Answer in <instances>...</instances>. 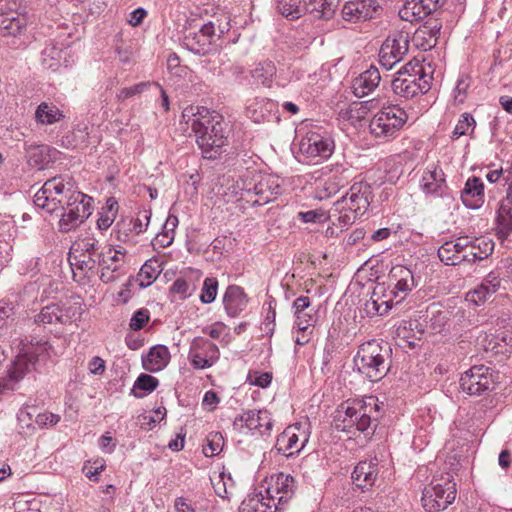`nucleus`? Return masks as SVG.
Instances as JSON below:
<instances>
[{"instance_id": "nucleus-29", "label": "nucleus", "mask_w": 512, "mask_h": 512, "mask_svg": "<svg viewBox=\"0 0 512 512\" xmlns=\"http://www.w3.org/2000/svg\"><path fill=\"white\" fill-rule=\"evenodd\" d=\"M246 303V296L241 287L236 285L228 286L223 296V304L229 316H237L242 310H244Z\"/></svg>"}, {"instance_id": "nucleus-36", "label": "nucleus", "mask_w": 512, "mask_h": 512, "mask_svg": "<svg viewBox=\"0 0 512 512\" xmlns=\"http://www.w3.org/2000/svg\"><path fill=\"white\" fill-rule=\"evenodd\" d=\"M65 115L55 104L42 102L35 111V120L41 125H52L63 120Z\"/></svg>"}, {"instance_id": "nucleus-20", "label": "nucleus", "mask_w": 512, "mask_h": 512, "mask_svg": "<svg viewBox=\"0 0 512 512\" xmlns=\"http://www.w3.org/2000/svg\"><path fill=\"white\" fill-rule=\"evenodd\" d=\"M234 426L239 429L246 428L253 434L265 436L270 435L273 420L266 410H248L235 418Z\"/></svg>"}, {"instance_id": "nucleus-44", "label": "nucleus", "mask_w": 512, "mask_h": 512, "mask_svg": "<svg viewBox=\"0 0 512 512\" xmlns=\"http://www.w3.org/2000/svg\"><path fill=\"white\" fill-rule=\"evenodd\" d=\"M337 0H305V12L316 13L319 18H330Z\"/></svg>"}, {"instance_id": "nucleus-61", "label": "nucleus", "mask_w": 512, "mask_h": 512, "mask_svg": "<svg viewBox=\"0 0 512 512\" xmlns=\"http://www.w3.org/2000/svg\"><path fill=\"white\" fill-rule=\"evenodd\" d=\"M219 403V397L213 390H209L204 394L202 406L208 411H213Z\"/></svg>"}, {"instance_id": "nucleus-12", "label": "nucleus", "mask_w": 512, "mask_h": 512, "mask_svg": "<svg viewBox=\"0 0 512 512\" xmlns=\"http://www.w3.org/2000/svg\"><path fill=\"white\" fill-rule=\"evenodd\" d=\"M496 378L491 368L485 365H475L460 377L462 392L470 396H480L492 390Z\"/></svg>"}, {"instance_id": "nucleus-19", "label": "nucleus", "mask_w": 512, "mask_h": 512, "mask_svg": "<svg viewBox=\"0 0 512 512\" xmlns=\"http://www.w3.org/2000/svg\"><path fill=\"white\" fill-rule=\"evenodd\" d=\"M388 277L391 286L390 295L394 297L396 304L401 303L417 285L412 270L403 265L392 267Z\"/></svg>"}, {"instance_id": "nucleus-13", "label": "nucleus", "mask_w": 512, "mask_h": 512, "mask_svg": "<svg viewBox=\"0 0 512 512\" xmlns=\"http://www.w3.org/2000/svg\"><path fill=\"white\" fill-rule=\"evenodd\" d=\"M100 280L112 283L126 274V251L121 247H105L98 256Z\"/></svg>"}, {"instance_id": "nucleus-4", "label": "nucleus", "mask_w": 512, "mask_h": 512, "mask_svg": "<svg viewBox=\"0 0 512 512\" xmlns=\"http://www.w3.org/2000/svg\"><path fill=\"white\" fill-rule=\"evenodd\" d=\"M434 69L427 59L414 58L396 73L392 80L393 92L399 97L412 99L431 89Z\"/></svg>"}, {"instance_id": "nucleus-43", "label": "nucleus", "mask_w": 512, "mask_h": 512, "mask_svg": "<svg viewBox=\"0 0 512 512\" xmlns=\"http://www.w3.org/2000/svg\"><path fill=\"white\" fill-rule=\"evenodd\" d=\"M63 49L53 42L48 43L41 53V63L46 69L56 70L61 63Z\"/></svg>"}, {"instance_id": "nucleus-52", "label": "nucleus", "mask_w": 512, "mask_h": 512, "mask_svg": "<svg viewBox=\"0 0 512 512\" xmlns=\"http://www.w3.org/2000/svg\"><path fill=\"white\" fill-rule=\"evenodd\" d=\"M224 447V438L220 432H210L206 437V443L203 446V453L206 457L218 455Z\"/></svg>"}, {"instance_id": "nucleus-30", "label": "nucleus", "mask_w": 512, "mask_h": 512, "mask_svg": "<svg viewBox=\"0 0 512 512\" xmlns=\"http://www.w3.org/2000/svg\"><path fill=\"white\" fill-rule=\"evenodd\" d=\"M495 233L501 241L512 233V204L500 202L495 218Z\"/></svg>"}, {"instance_id": "nucleus-62", "label": "nucleus", "mask_w": 512, "mask_h": 512, "mask_svg": "<svg viewBox=\"0 0 512 512\" xmlns=\"http://www.w3.org/2000/svg\"><path fill=\"white\" fill-rule=\"evenodd\" d=\"M60 417L59 415L46 412L41 413L36 416L35 422L39 426H46V425H55L59 422Z\"/></svg>"}, {"instance_id": "nucleus-42", "label": "nucleus", "mask_w": 512, "mask_h": 512, "mask_svg": "<svg viewBox=\"0 0 512 512\" xmlns=\"http://www.w3.org/2000/svg\"><path fill=\"white\" fill-rule=\"evenodd\" d=\"M423 7L417 0H406L399 10V16L402 20L410 23L418 22L428 16Z\"/></svg>"}, {"instance_id": "nucleus-34", "label": "nucleus", "mask_w": 512, "mask_h": 512, "mask_svg": "<svg viewBox=\"0 0 512 512\" xmlns=\"http://www.w3.org/2000/svg\"><path fill=\"white\" fill-rule=\"evenodd\" d=\"M298 218L305 223H324L328 219H332L333 226H329L326 229V235L336 236L338 235V232H340L339 230H337L339 229V226L337 224L336 217H333L332 215V209L328 213L322 209L299 212Z\"/></svg>"}, {"instance_id": "nucleus-59", "label": "nucleus", "mask_w": 512, "mask_h": 512, "mask_svg": "<svg viewBox=\"0 0 512 512\" xmlns=\"http://www.w3.org/2000/svg\"><path fill=\"white\" fill-rule=\"evenodd\" d=\"M149 318V311L147 309L137 310L130 320V328L134 331L141 330L149 321Z\"/></svg>"}, {"instance_id": "nucleus-37", "label": "nucleus", "mask_w": 512, "mask_h": 512, "mask_svg": "<svg viewBox=\"0 0 512 512\" xmlns=\"http://www.w3.org/2000/svg\"><path fill=\"white\" fill-rule=\"evenodd\" d=\"M49 147L46 145L31 144L25 149L27 164L38 170L44 169L50 161Z\"/></svg>"}, {"instance_id": "nucleus-23", "label": "nucleus", "mask_w": 512, "mask_h": 512, "mask_svg": "<svg viewBox=\"0 0 512 512\" xmlns=\"http://www.w3.org/2000/svg\"><path fill=\"white\" fill-rule=\"evenodd\" d=\"M501 287V278L499 273L491 271L473 290L466 294V301L474 306L483 305L492 295Z\"/></svg>"}, {"instance_id": "nucleus-32", "label": "nucleus", "mask_w": 512, "mask_h": 512, "mask_svg": "<svg viewBox=\"0 0 512 512\" xmlns=\"http://www.w3.org/2000/svg\"><path fill=\"white\" fill-rule=\"evenodd\" d=\"M439 33L440 26L438 24L425 23L414 33L413 42L424 51L430 50L436 46Z\"/></svg>"}, {"instance_id": "nucleus-11", "label": "nucleus", "mask_w": 512, "mask_h": 512, "mask_svg": "<svg viewBox=\"0 0 512 512\" xmlns=\"http://www.w3.org/2000/svg\"><path fill=\"white\" fill-rule=\"evenodd\" d=\"M310 434V424L307 421L289 425L278 436L275 448L284 456L291 457L304 449Z\"/></svg>"}, {"instance_id": "nucleus-45", "label": "nucleus", "mask_w": 512, "mask_h": 512, "mask_svg": "<svg viewBox=\"0 0 512 512\" xmlns=\"http://www.w3.org/2000/svg\"><path fill=\"white\" fill-rule=\"evenodd\" d=\"M348 182L349 175H347V170H342L341 172L330 175L323 182L324 197L335 195L342 187L347 185Z\"/></svg>"}, {"instance_id": "nucleus-7", "label": "nucleus", "mask_w": 512, "mask_h": 512, "mask_svg": "<svg viewBox=\"0 0 512 512\" xmlns=\"http://www.w3.org/2000/svg\"><path fill=\"white\" fill-rule=\"evenodd\" d=\"M51 349L46 341L24 343L8 369L7 376L0 382V394L15 390L18 382L35 368L36 363L41 358L49 356Z\"/></svg>"}, {"instance_id": "nucleus-15", "label": "nucleus", "mask_w": 512, "mask_h": 512, "mask_svg": "<svg viewBox=\"0 0 512 512\" xmlns=\"http://www.w3.org/2000/svg\"><path fill=\"white\" fill-rule=\"evenodd\" d=\"M409 50L408 34L394 32L383 42L379 51V63L390 70L400 62Z\"/></svg>"}, {"instance_id": "nucleus-64", "label": "nucleus", "mask_w": 512, "mask_h": 512, "mask_svg": "<svg viewBox=\"0 0 512 512\" xmlns=\"http://www.w3.org/2000/svg\"><path fill=\"white\" fill-rule=\"evenodd\" d=\"M452 245H455L454 249L457 254L468 255L470 250V238L468 236L458 237L455 241H452Z\"/></svg>"}, {"instance_id": "nucleus-40", "label": "nucleus", "mask_w": 512, "mask_h": 512, "mask_svg": "<svg viewBox=\"0 0 512 512\" xmlns=\"http://www.w3.org/2000/svg\"><path fill=\"white\" fill-rule=\"evenodd\" d=\"M162 269L157 260L146 261L137 275V281L143 288L150 286L160 275Z\"/></svg>"}, {"instance_id": "nucleus-25", "label": "nucleus", "mask_w": 512, "mask_h": 512, "mask_svg": "<svg viewBox=\"0 0 512 512\" xmlns=\"http://www.w3.org/2000/svg\"><path fill=\"white\" fill-rule=\"evenodd\" d=\"M379 474L378 459L360 461L352 472L354 484L362 491L369 490L376 482Z\"/></svg>"}, {"instance_id": "nucleus-31", "label": "nucleus", "mask_w": 512, "mask_h": 512, "mask_svg": "<svg viewBox=\"0 0 512 512\" xmlns=\"http://www.w3.org/2000/svg\"><path fill=\"white\" fill-rule=\"evenodd\" d=\"M389 298L383 299L386 297L382 295V291L379 292L374 290L370 299L366 301L364 305V311L369 317L373 316H384L386 315L394 304H396V300L393 296L389 294Z\"/></svg>"}, {"instance_id": "nucleus-46", "label": "nucleus", "mask_w": 512, "mask_h": 512, "mask_svg": "<svg viewBox=\"0 0 512 512\" xmlns=\"http://www.w3.org/2000/svg\"><path fill=\"white\" fill-rule=\"evenodd\" d=\"M184 45L191 52L198 55H204L209 52L212 44L210 43V40H208V38H205L202 35H200L198 31L189 33L184 38Z\"/></svg>"}, {"instance_id": "nucleus-60", "label": "nucleus", "mask_w": 512, "mask_h": 512, "mask_svg": "<svg viewBox=\"0 0 512 512\" xmlns=\"http://www.w3.org/2000/svg\"><path fill=\"white\" fill-rule=\"evenodd\" d=\"M189 288H190V285L185 279L178 278L172 284L171 291L174 294L180 295L181 298H186L187 296L190 295Z\"/></svg>"}, {"instance_id": "nucleus-10", "label": "nucleus", "mask_w": 512, "mask_h": 512, "mask_svg": "<svg viewBox=\"0 0 512 512\" xmlns=\"http://www.w3.org/2000/svg\"><path fill=\"white\" fill-rule=\"evenodd\" d=\"M253 184L246 187L242 199L252 206H262L274 199L282 192L281 180L272 174H257Z\"/></svg>"}, {"instance_id": "nucleus-26", "label": "nucleus", "mask_w": 512, "mask_h": 512, "mask_svg": "<svg viewBox=\"0 0 512 512\" xmlns=\"http://www.w3.org/2000/svg\"><path fill=\"white\" fill-rule=\"evenodd\" d=\"M381 75L378 68L371 65L353 80L352 89L356 97L362 98L372 93L380 84Z\"/></svg>"}, {"instance_id": "nucleus-55", "label": "nucleus", "mask_w": 512, "mask_h": 512, "mask_svg": "<svg viewBox=\"0 0 512 512\" xmlns=\"http://www.w3.org/2000/svg\"><path fill=\"white\" fill-rule=\"evenodd\" d=\"M218 281L216 278H206L203 283V287L200 294V300L202 303H212L217 295Z\"/></svg>"}, {"instance_id": "nucleus-54", "label": "nucleus", "mask_w": 512, "mask_h": 512, "mask_svg": "<svg viewBox=\"0 0 512 512\" xmlns=\"http://www.w3.org/2000/svg\"><path fill=\"white\" fill-rule=\"evenodd\" d=\"M151 210H142L137 213L136 218H133L129 221L130 230L135 234H141L146 231L150 219H151Z\"/></svg>"}, {"instance_id": "nucleus-21", "label": "nucleus", "mask_w": 512, "mask_h": 512, "mask_svg": "<svg viewBox=\"0 0 512 512\" xmlns=\"http://www.w3.org/2000/svg\"><path fill=\"white\" fill-rule=\"evenodd\" d=\"M422 191L427 195L436 197L448 196V186L445 174L437 163H430L426 166L420 182Z\"/></svg>"}, {"instance_id": "nucleus-35", "label": "nucleus", "mask_w": 512, "mask_h": 512, "mask_svg": "<svg viewBox=\"0 0 512 512\" xmlns=\"http://www.w3.org/2000/svg\"><path fill=\"white\" fill-rule=\"evenodd\" d=\"M239 512H278V507L267 501L260 492L259 494L248 495L242 501Z\"/></svg>"}, {"instance_id": "nucleus-24", "label": "nucleus", "mask_w": 512, "mask_h": 512, "mask_svg": "<svg viewBox=\"0 0 512 512\" xmlns=\"http://www.w3.org/2000/svg\"><path fill=\"white\" fill-rule=\"evenodd\" d=\"M246 115L254 123L278 122L277 104L266 98L253 99L246 108Z\"/></svg>"}, {"instance_id": "nucleus-50", "label": "nucleus", "mask_w": 512, "mask_h": 512, "mask_svg": "<svg viewBox=\"0 0 512 512\" xmlns=\"http://www.w3.org/2000/svg\"><path fill=\"white\" fill-rule=\"evenodd\" d=\"M294 328L298 331H308L314 327L318 321L317 309H308L305 312L294 314Z\"/></svg>"}, {"instance_id": "nucleus-22", "label": "nucleus", "mask_w": 512, "mask_h": 512, "mask_svg": "<svg viewBox=\"0 0 512 512\" xmlns=\"http://www.w3.org/2000/svg\"><path fill=\"white\" fill-rule=\"evenodd\" d=\"M380 9L376 0H354L346 2L341 12L344 20L356 23L374 18Z\"/></svg>"}, {"instance_id": "nucleus-47", "label": "nucleus", "mask_w": 512, "mask_h": 512, "mask_svg": "<svg viewBox=\"0 0 512 512\" xmlns=\"http://www.w3.org/2000/svg\"><path fill=\"white\" fill-rule=\"evenodd\" d=\"M275 74L276 67L271 61L261 62L252 70L254 80L267 87L271 85Z\"/></svg>"}, {"instance_id": "nucleus-51", "label": "nucleus", "mask_w": 512, "mask_h": 512, "mask_svg": "<svg viewBox=\"0 0 512 512\" xmlns=\"http://www.w3.org/2000/svg\"><path fill=\"white\" fill-rule=\"evenodd\" d=\"M476 127L474 117L469 113H463L452 131L451 138L458 139L461 136L470 135Z\"/></svg>"}, {"instance_id": "nucleus-63", "label": "nucleus", "mask_w": 512, "mask_h": 512, "mask_svg": "<svg viewBox=\"0 0 512 512\" xmlns=\"http://www.w3.org/2000/svg\"><path fill=\"white\" fill-rule=\"evenodd\" d=\"M293 313H299V312H305L308 311V309H313L311 305L310 298L307 296H300L296 298L292 305Z\"/></svg>"}, {"instance_id": "nucleus-49", "label": "nucleus", "mask_w": 512, "mask_h": 512, "mask_svg": "<svg viewBox=\"0 0 512 512\" xmlns=\"http://www.w3.org/2000/svg\"><path fill=\"white\" fill-rule=\"evenodd\" d=\"M454 247L452 241H447L438 249V257L445 265H458L466 261L467 256L457 254Z\"/></svg>"}, {"instance_id": "nucleus-16", "label": "nucleus", "mask_w": 512, "mask_h": 512, "mask_svg": "<svg viewBox=\"0 0 512 512\" xmlns=\"http://www.w3.org/2000/svg\"><path fill=\"white\" fill-rule=\"evenodd\" d=\"M296 488L295 479L284 473L272 475L267 481L265 488L266 500L281 510V506L286 504L293 496Z\"/></svg>"}, {"instance_id": "nucleus-53", "label": "nucleus", "mask_w": 512, "mask_h": 512, "mask_svg": "<svg viewBox=\"0 0 512 512\" xmlns=\"http://www.w3.org/2000/svg\"><path fill=\"white\" fill-rule=\"evenodd\" d=\"M98 251V241L94 238L86 237L83 239L77 240L71 247L72 253L77 254H89V255H97Z\"/></svg>"}, {"instance_id": "nucleus-1", "label": "nucleus", "mask_w": 512, "mask_h": 512, "mask_svg": "<svg viewBox=\"0 0 512 512\" xmlns=\"http://www.w3.org/2000/svg\"><path fill=\"white\" fill-rule=\"evenodd\" d=\"M36 207L52 214L61 211L59 230L69 232L91 214L92 198L73 190V184L62 177L48 179L33 198Z\"/></svg>"}, {"instance_id": "nucleus-5", "label": "nucleus", "mask_w": 512, "mask_h": 512, "mask_svg": "<svg viewBox=\"0 0 512 512\" xmlns=\"http://www.w3.org/2000/svg\"><path fill=\"white\" fill-rule=\"evenodd\" d=\"M372 199V187L366 182H357L344 196L334 202L332 215L336 217L339 231L348 229L360 216L364 215Z\"/></svg>"}, {"instance_id": "nucleus-39", "label": "nucleus", "mask_w": 512, "mask_h": 512, "mask_svg": "<svg viewBox=\"0 0 512 512\" xmlns=\"http://www.w3.org/2000/svg\"><path fill=\"white\" fill-rule=\"evenodd\" d=\"M469 254L466 255V262H475L477 260L486 259L492 254L494 243L491 239L486 237L475 238L470 240Z\"/></svg>"}, {"instance_id": "nucleus-58", "label": "nucleus", "mask_w": 512, "mask_h": 512, "mask_svg": "<svg viewBox=\"0 0 512 512\" xmlns=\"http://www.w3.org/2000/svg\"><path fill=\"white\" fill-rule=\"evenodd\" d=\"M149 86V82H140L131 87L122 88L116 95L118 101H125L135 95L141 94L145 88Z\"/></svg>"}, {"instance_id": "nucleus-18", "label": "nucleus", "mask_w": 512, "mask_h": 512, "mask_svg": "<svg viewBox=\"0 0 512 512\" xmlns=\"http://www.w3.org/2000/svg\"><path fill=\"white\" fill-rule=\"evenodd\" d=\"M80 305L52 303L43 307L35 317V323L43 325L68 324L80 314Z\"/></svg>"}, {"instance_id": "nucleus-27", "label": "nucleus", "mask_w": 512, "mask_h": 512, "mask_svg": "<svg viewBox=\"0 0 512 512\" xmlns=\"http://www.w3.org/2000/svg\"><path fill=\"white\" fill-rule=\"evenodd\" d=\"M484 184L478 177L467 179L463 190L461 191V200L463 204L470 209H478L484 203Z\"/></svg>"}, {"instance_id": "nucleus-9", "label": "nucleus", "mask_w": 512, "mask_h": 512, "mask_svg": "<svg viewBox=\"0 0 512 512\" xmlns=\"http://www.w3.org/2000/svg\"><path fill=\"white\" fill-rule=\"evenodd\" d=\"M456 498V484L449 473L433 478L422 494V505L427 512L445 510Z\"/></svg>"}, {"instance_id": "nucleus-2", "label": "nucleus", "mask_w": 512, "mask_h": 512, "mask_svg": "<svg viewBox=\"0 0 512 512\" xmlns=\"http://www.w3.org/2000/svg\"><path fill=\"white\" fill-rule=\"evenodd\" d=\"M181 122L191 128L207 159H216L228 144V124L220 114L206 107H186L182 112Z\"/></svg>"}, {"instance_id": "nucleus-6", "label": "nucleus", "mask_w": 512, "mask_h": 512, "mask_svg": "<svg viewBox=\"0 0 512 512\" xmlns=\"http://www.w3.org/2000/svg\"><path fill=\"white\" fill-rule=\"evenodd\" d=\"M392 349L388 343L370 340L358 348L354 365L370 381L381 380L390 369Z\"/></svg>"}, {"instance_id": "nucleus-56", "label": "nucleus", "mask_w": 512, "mask_h": 512, "mask_svg": "<svg viewBox=\"0 0 512 512\" xmlns=\"http://www.w3.org/2000/svg\"><path fill=\"white\" fill-rule=\"evenodd\" d=\"M247 381L249 384L258 386L261 388H266L271 384L272 381V373L270 372H259V371H250L247 375Z\"/></svg>"}, {"instance_id": "nucleus-41", "label": "nucleus", "mask_w": 512, "mask_h": 512, "mask_svg": "<svg viewBox=\"0 0 512 512\" xmlns=\"http://www.w3.org/2000/svg\"><path fill=\"white\" fill-rule=\"evenodd\" d=\"M159 385V380L151 375L142 373L134 382L131 394L136 398H143L153 392Z\"/></svg>"}, {"instance_id": "nucleus-8", "label": "nucleus", "mask_w": 512, "mask_h": 512, "mask_svg": "<svg viewBox=\"0 0 512 512\" xmlns=\"http://www.w3.org/2000/svg\"><path fill=\"white\" fill-rule=\"evenodd\" d=\"M407 120L408 115L402 107L388 105L373 115L369 122V131L373 137L389 141L400 134Z\"/></svg>"}, {"instance_id": "nucleus-33", "label": "nucleus", "mask_w": 512, "mask_h": 512, "mask_svg": "<svg viewBox=\"0 0 512 512\" xmlns=\"http://www.w3.org/2000/svg\"><path fill=\"white\" fill-rule=\"evenodd\" d=\"M97 255L69 253V261L73 271L74 278L80 275V278H85L90 273L93 274L96 268Z\"/></svg>"}, {"instance_id": "nucleus-28", "label": "nucleus", "mask_w": 512, "mask_h": 512, "mask_svg": "<svg viewBox=\"0 0 512 512\" xmlns=\"http://www.w3.org/2000/svg\"><path fill=\"white\" fill-rule=\"evenodd\" d=\"M170 352L165 345H155L142 357V366L146 371L159 372L170 362Z\"/></svg>"}, {"instance_id": "nucleus-17", "label": "nucleus", "mask_w": 512, "mask_h": 512, "mask_svg": "<svg viewBox=\"0 0 512 512\" xmlns=\"http://www.w3.org/2000/svg\"><path fill=\"white\" fill-rule=\"evenodd\" d=\"M334 150L333 140L317 132L307 133L299 142V153L306 160L326 159Z\"/></svg>"}, {"instance_id": "nucleus-57", "label": "nucleus", "mask_w": 512, "mask_h": 512, "mask_svg": "<svg viewBox=\"0 0 512 512\" xmlns=\"http://www.w3.org/2000/svg\"><path fill=\"white\" fill-rule=\"evenodd\" d=\"M470 84H471V80H470L469 76L461 75L458 78L456 86L453 91V96H454V99L456 102H458V103L464 102V100L466 98L467 90L470 87Z\"/></svg>"}, {"instance_id": "nucleus-48", "label": "nucleus", "mask_w": 512, "mask_h": 512, "mask_svg": "<svg viewBox=\"0 0 512 512\" xmlns=\"http://www.w3.org/2000/svg\"><path fill=\"white\" fill-rule=\"evenodd\" d=\"M301 0H278V12L290 20L299 19L305 13L304 6L300 5Z\"/></svg>"}, {"instance_id": "nucleus-3", "label": "nucleus", "mask_w": 512, "mask_h": 512, "mask_svg": "<svg viewBox=\"0 0 512 512\" xmlns=\"http://www.w3.org/2000/svg\"><path fill=\"white\" fill-rule=\"evenodd\" d=\"M379 414L378 399L375 396H366L361 399L343 402L334 415V426L338 431L373 434Z\"/></svg>"}, {"instance_id": "nucleus-38", "label": "nucleus", "mask_w": 512, "mask_h": 512, "mask_svg": "<svg viewBox=\"0 0 512 512\" xmlns=\"http://www.w3.org/2000/svg\"><path fill=\"white\" fill-rule=\"evenodd\" d=\"M27 21L24 16L10 12L0 14V32L3 36H16L26 27Z\"/></svg>"}, {"instance_id": "nucleus-14", "label": "nucleus", "mask_w": 512, "mask_h": 512, "mask_svg": "<svg viewBox=\"0 0 512 512\" xmlns=\"http://www.w3.org/2000/svg\"><path fill=\"white\" fill-rule=\"evenodd\" d=\"M219 358L220 350L215 343L203 337H196L192 340L188 360L194 369H208L214 366Z\"/></svg>"}]
</instances>
